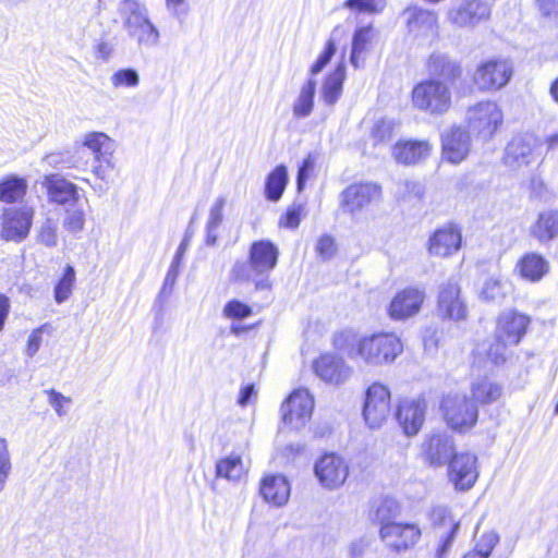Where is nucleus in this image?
Wrapping results in <instances>:
<instances>
[{"label": "nucleus", "instance_id": "1", "mask_svg": "<svg viewBox=\"0 0 558 558\" xmlns=\"http://www.w3.org/2000/svg\"><path fill=\"white\" fill-rule=\"evenodd\" d=\"M335 345L349 359L368 366L392 363L403 351L400 338L393 332L359 336L351 330L336 335Z\"/></svg>", "mask_w": 558, "mask_h": 558}, {"label": "nucleus", "instance_id": "2", "mask_svg": "<svg viewBox=\"0 0 558 558\" xmlns=\"http://www.w3.org/2000/svg\"><path fill=\"white\" fill-rule=\"evenodd\" d=\"M119 12L123 28L140 47L153 48L159 44V31L151 23L144 3L138 0H123Z\"/></svg>", "mask_w": 558, "mask_h": 558}, {"label": "nucleus", "instance_id": "3", "mask_svg": "<svg viewBox=\"0 0 558 558\" xmlns=\"http://www.w3.org/2000/svg\"><path fill=\"white\" fill-rule=\"evenodd\" d=\"M451 86L437 78L424 80L412 90V106L429 116H444L452 106Z\"/></svg>", "mask_w": 558, "mask_h": 558}, {"label": "nucleus", "instance_id": "4", "mask_svg": "<svg viewBox=\"0 0 558 558\" xmlns=\"http://www.w3.org/2000/svg\"><path fill=\"white\" fill-rule=\"evenodd\" d=\"M465 121L473 135L488 141L502 125L504 112L496 101L483 100L468 108Z\"/></svg>", "mask_w": 558, "mask_h": 558}, {"label": "nucleus", "instance_id": "5", "mask_svg": "<svg viewBox=\"0 0 558 558\" xmlns=\"http://www.w3.org/2000/svg\"><path fill=\"white\" fill-rule=\"evenodd\" d=\"M440 409L448 426L457 432L464 433L477 422V405L465 395L449 393L442 399Z\"/></svg>", "mask_w": 558, "mask_h": 558}, {"label": "nucleus", "instance_id": "6", "mask_svg": "<svg viewBox=\"0 0 558 558\" xmlns=\"http://www.w3.org/2000/svg\"><path fill=\"white\" fill-rule=\"evenodd\" d=\"M278 248L270 241L260 240L254 242L250 250V269L253 275L250 279L254 281L256 289L265 290L270 288L268 274L276 267L278 260Z\"/></svg>", "mask_w": 558, "mask_h": 558}, {"label": "nucleus", "instance_id": "7", "mask_svg": "<svg viewBox=\"0 0 558 558\" xmlns=\"http://www.w3.org/2000/svg\"><path fill=\"white\" fill-rule=\"evenodd\" d=\"M314 398L307 389L293 390L282 402L280 412L282 424L289 429L303 428L312 417Z\"/></svg>", "mask_w": 558, "mask_h": 558}, {"label": "nucleus", "instance_id": "8", "mask_svg": "<svg viewBox=\"0 0 558 558\" xmlns=\"http://www.w3.org/2000/svg\"><path fill=\"white\" fill-rule=\"evenodd\" d=\"M35 210L32 206L4 207L0 213V236L5 241L22 242L31 231Z\"/></svg>", "mask_w": 558, "mask_h": 558}, {"label": "nucleus", "instance_id": "9", "mask_svg": "<svg viewBox=\"0 0 558 558\" xmlns=\"http://www.w3.org/2000/svg\"><path fill=\"white\" fill-rule=\"evenodd\" d=\"M390 413V390L380 383L372 384L366 392L363 417L366 425L377 429L384 425Z\"/></svg>", "mask_w": 558, "mask_h": 558}, {"label": "nucleus", "instance_id": "10", "mask_svg": "<svg viewBox=\"0 0 558 558\" xmlns=\"http://www.w3.org/2000/svg\"><path fill=\"white\" fill-rule=\"evenodd\" d=\"M437 313L441 318L456 323L468 318V304L458 281L450 279L439 286Z\"/></svg>", "mask_w": 558, "mask_h": 558}, {"label": "nucleus", "instance_id": "11", "mask_svg": "<svg viewBox=\"0 0 558 558\" xmlns=\"http://www.w3.org/2000/svg\"><path fill=\"white\" fill-rule=\"evenodd\" d=\"M511 76L512 64L508 60L489 59L477 65L473 82L480 90L489 92L506 86Z\"/></svg>", "mask_w": 558, "mask_h": 558}, {"label": "nucleus", "instance_id": "12", "mask_svg": "<svg viewBox=\"0 0 558 558\" xmlns=\"http://www.w3.org/2000/svg\"><path fill=\"white\" fill-rule=\"evenodd\" d=\"M381 196V186L377 183L351 184L340 195V207L343 213L356 216L369 205L379 202Z\"/></svg>", "mask_w": 558, "mask_h": 558}, {"label": "nucleus", "instance_id": "13", "mask_svg": "<svg viewBox=\"0 0 558 558\" xmlns=\"http://www.w3.org/2000/svg\"><path fill=\"white\" fill-rule=\"evenodd\" d=\"M490 4L485 0H461L447 12L448 22L454 27L473 29L489 20Z\"/></svg>", "mask_w": 558, "mask_h": 558}, {"label": "nucleus", "instance_id": "14", "mask_svg": "<svg viewBox=\"0 0 558 558\" xmlns=\"http://www.w3.org/2000/svg\"><path fill=\"white\" fill-rule=\"evenodd\" d=\"M454 454V441L446 432L427 434L422 440L421 456L423 461L429 466H444L450 462Z\"/></svg>", "mask_w": 558, "mask_h": 558}, {"label": "nucleus", "instance_id": "15", "mask_svg": "<svg viewBox=\"0 0 558 558\" xmlns=\"http://www.w3.org/2000/svg\"><path fill=\"white\" fill-rule=\"evenodd\" d=\"M429 519L433 526L439 531V543L436 549V558H446L451 549L457 532L460 529V520L452 510L446 506H436L430 510Z\"/></svg>", "mask_w": 558, "mask_h": 558}, {"label": "nucleus", "instance_id": "16", "mask_svg": "<svg viewBox=\"0 0 558 558\" xmlns=\"http://www.w3.org/2000/svg\"><path fill=\"white\" fill-rule=\"evenodd\" d=\"M480 475L477 457L470 452L456 453L448 463V478L456 490H470Z\"/></svg>", "mask_w": 558, "mask_h": 558}, {"label": "nucleus", "instance_id": "17", "mask_svg": "<svg viewBox=\"0 0 558 558\" xmlns=\"http://www.w3.org/2000/svg\"><path fill=\"white\" fill-rule=\"evenodd\" d=\"M530 324V316L515 310H506L498 315L494 333L497 339L515 347L526 335Z\"/></svg>", "mask_w": 558, "mask_h": 558}, {"label": "nucleus", "instance_id": "18", "mask_svg": "<svg viewBox=\"0 0 558 558\" xmlns=\"http://www.w3.org/2000/svg\"><path fill=\"white\" fill-rule=\"evenodd\" d=\"M539 144L532 135L513 137L505 149V165L512 170H520L535 162L538 158Z\"/></svg>", "mask_w": 558, "mask_h": 558}, {"label": "nucleus", "instance_id": "19", "mask_svg": "<svg viewBox=\"0 0 558 558\" xmlns=\"http://www.w3.org/2000/svg\"><path fill=\"white\" fill-rule=\"evenodd\" d=\"M314 472L322 486L336 489L344 484L349 465L341 456L327 453L316 461Z\"/></svg>", "mask_w": 558, "mask_h": 558}, {"label": "nucleus", "instance_id": "20", "mask_svg": "<svg viewBox=\"0 0 558 558\" xmlns=\"http://www.w3.org/2000/svg\"><path fill=\"white\" fill-rule=\"evenodd\" d=\"M421 537V530L415 524L387 522L380 527V538L386 546L397 553L407 551Z\"/></svg>", "mask_w": 558, "mask_h": 558}, {"label": "nucleus", "instance_id": "21", "mask_svg": "<svg viewBox=\"0 0 558 558\" xmlns=\"http://www.w3.org/2000/svg\"><path fill=\"white\" fill-rule=\"evenodd\" d=\"M462 243L461 230L457 225L447 223L436 229L427 242L429 255L447 258L456 254Z\"/></svg>", "mask_w": 558, "mask_h": 558}, {"label": "nucleus", "instance_id": "22", "mask_svg": "<svg viewBox=\"0 0 558 558\" xmlns=\"http://www.w3.org/2000/svg\"><path fill=\"white\" fill-rule=\"evenodd\" d=\"M378 34L373 24L356 26L351 38L350 64L360 69L366 63L377 44Z\"/></svg>", "mask_w": 558, "mask_h": 558}, {"label": "nucleus", "instance_id": "23", "mask_svg": "<svg viewBox=\"0 0 558 558\" xmlns=\"http://www.w3.org/2000/svg\"><path fill=\"white\" fill-rule=\"evenodd\" d=\"M471 148L470 134L461 126H452L441 134L442 159L458 165L469 155Z\"/></svg>", "mask_w": 558, "mask_h": 558}, {"label": "nucleus", "instance_id": "24", "mask_svg": "<svg viewBox=\"0 0 558 558\" xmlns=\"http://www.w3.org/2000/svg\"><path fill=\"white\" fill-rule=\"evenodd\" d=\"M425 300V290L409 287L398 292L391 300L388 314L395 320H402L416 315Z\"/></svg>", "mask_w": 558, "mask_h": 558}, {"label": "nucleus", "instance_id": "25", "mask_svg": "<svg viewBox=\"0 0 558 558\" xmlns=\"http://www.w3.org/2000/svg\"><path fill=\"white\" fill-rule=\"evenodd\" d=\"M409 33L415 38H434L438 34V17L434 11L417 7L404 10Z\"/></svg>", "mask_w": 558, "mask_h": 558}, {"label": "nucleus", "instance_id": "26", "mask_svg": "<svg viewBox=\"0 0 558 558\" xmlns=\"http://www.w3.org/2000/svg\"><path fill=\"white\" fill-rule=\"evenodd\" d=\"M424 399L403 400L397 411V420L407 436L416 435L423 426L426 413Z\"/></svg>", "mask_w": 558, "mask_h": 558}, {"label": "nucleus", "instance_id": "27", "mask_svg": "<svg viewBox=\"0 0 558 558\" xmlns=\"http://www.w3.org/2000/svg\"><path fill=\"white\" fill-rule=\"evenodd\" d=\"M315 374L325 383L340 385L351 375V369L344 361L331 353L322 354L314 361Z\"/></svg>", "mask_w": 558, "mask_h": 558}, {"label": "nucleus", "instance_id": "28", "mask_svg": "<svg viewBox=\"0 0 558 558\" xmlns=\"http://www.w3.org/2000/svg\"><path fill=\"white\" fill-rule=\"evenodd\" d=\"M50 203L65 205L78 199L77 186L60 174H47L41 182Z\"/></svg>", "mask_w": 558, "mask_h": 558}, {"label": "nucleus", "instance_id": "29", "mask_svg": "<svg viewBox=\"0 0 558 558\" xmlns=\"http://www.w3.org/2000/svg\"><path fill=\"white\" fill-rule=\"evenodd\" d=\"M432 150L428 141L400 140L392 147V156L399 163L416 165L427 159Z\"/></svg>", "mask_w": 558, "mask_h": 558}, {"label": "nucleus", "instance_id": "30", "mask_svg": "<svg viewBox=\"0 0 558 558\" xmlns=\"http://www.w3.org/2000/svg\"><path fill=\"white\" fill-rule=\"evenodd\" d=\"M426 70L432 76L430 78L441 80L449 85H453L462 74L460 63L441 52H434L429 56L426 62Z\"/></svg>", "mask_w": 558, "mask_h": 558}, {"label": "nucleus", "instance_id": "31", "mask_svg": "<svg viewBox=\"0 0 558 558\" xmlns=\"http://www.w3.org/2000/svg\"><path fill=\"white\" fill-rule=\"evenodd\" d=\"M549 262L541 254L529 252L515 264L514 272L527 282H539L549 272Z\"/></svg>", "mask_w": 558, "mask_h": 558}, {"label": "nucleus", "instance_id": "32", "mask_svg": "<svg viewBox=\"0 0 558 558\" xmlns=\"http://www.w3.org/2000/svg\"><path fill=\"white\" fill-rule=\"evenodd\" d=\"M262 497L274 506L286 505L290 497V484L286 476L280 474L266 475L260 483Z\"/></svg>", "mask_w": 558, "mask_h": 558}, {"label": "nucleus", "instance_id": "33", "mask_svg": "<svg viewBox=\"0 0 558 558\" xmlns=\"http://www.w3.org/2000/svg\"><path fill=\"white\" fill-rule=\"evenodd\" d=\"M344 80L345 64L341 61L325 78L320 87V99L326 106L332 107L339 100L342 95Z\"/></svg>", "mask_w": 558, "mask_h": 558}, {"label": "nucleus", "instance_id": "34", "mask_svg": "<svg viewBox=\"0 0 558 558\" xmlns=\"http://www.w3.org/2000/svg\"><path fill=\"white\" fill-rule=\"evenodd\" d=\"M82 146L88 148L94 154L95 160H104L107 167L112 166L114 143L105 133L90 132L85 134Z\"/></svg>", "mask_w": 558, "mask_h": 558}, {"label": "nucleus", "instance_id": "35", "mask_svg": "<svg viewBox=\"0 0 558 558\" xmlns=\"http://www.w3.org/2000/svg\"><path fill=\"white\" fill-rule=\"evenodd\" d=\"M473 399L481 404L496 402L502 393V387L488 376L476 377L471 383Z\"/></svg>", "mask_w": 558, "mask_h": 558}, {"label": "nucleus", "instance_id": "36", "mask_svg": "<svg viewBox=\"0 0 558 558\" xmlns=\"http://www.w3.org/2000/svg\"><path fill=\"white\" fill-rule=\"evenodd\" d=\"M531 234L541 243L558 235V210H545L531 227Z\"/></svg>", "mask_w": 558, "mask_h": 558}, {"label": "nucleus", "instance_id": "37", "mask_svg": "<svg viewBox=\"0 0 558 558\" xmlns=\"http://www.w3.org/2000/svg\"><path fill=\"white\" fill-rule=\"evenodd\" d=\"M316 93L315 78L308 77L300 88L296 98L293 101L292 112L296 119H305L311 116L314 108V98Z\"/></svg>", "mask_w": 558, "mask_h": 558}, {"label": "nucleus", "instance_id": "38", "mask_svg": "<svg viewBox=\"0 0 558 558\" xmlns=\"http://www.w3.org/2000/svg\"><path fill=\"white\" fill-rule=\"evenodd\" d=\"M514 347L513 344L507 343L506 341L497 339L494 336V340L490 342H484L476 347L474 354L475 356H486L494 365L504 364L509 357V349Z\"/></svg>", "mask_w": 558, "mask_h": 558}, {"label": "nucleus", "instance_id": "39", "mask_svg": "<svg viewBox=\"0 0 558 558\" xmlns=\"http://www.w3.org/2000/svg\"><path fill=\"white\" fill-rule=\"evenodd\" d=\"M247 473V469L240 456L230 454L216 464V474L218 477L226 478L230 482L242 481Z\"/></svg>", "mask_w": 558, "mask_h": 558}, {"label": "nucleus", "instance_id": "40", "mask_svg": "<svg viewBox=\"0 0 558 558\" xmlns=\"http://www.w3.org/2000/svg\"><path fill=\"white\" fill-rule=\"evenodd\" d=\"M227 205V197L225 195L218 196L208 210L206 220V243L213 245L216 243L218 234L217 230L223 221V210Z\"/></svg>", "mask_w": 558, "mask_h": 558}, {"label": "nucleus", "instance_id": "41", "mask_svg": "<svg viewBox=\"0 0 558 558\" xmlns=\"http://www.w3.org/2000/svg\"><path fill=\"white\" fill-rule=\"evenodd\" d=\"M288 184V171L283 165L277 166L267 177L265 196L270 202H278Z\"/></svg>", "mask_w": 558, "mask_h": 558}, {"label": "nucleus", "instance_id": "42", "mask_svg": "<svg viewBox=\"0 0 558 558\" xmlns=\"http://www.w3.org/2000/svg\"><path fill=\"white\" fill-rule=\"evenodd\" d=\"M27 181L24 178L9 175L0 182V201L12 204L22 199L27 191Z\"/></svg>", "mask_w": 558, "mask_h": 558}, {"label": "nucleus", "instance_id": "43", "mask_svg": "<svg viewBox=\"0 0 558 558\" xmlns=\"http://www.w3.org/2000/svg\"><path fill=\"white\" fill-rule=\"evenodd\" d=\"M78 154V148L74 151L64 150L50 153L43 157L41 165L53 169H70L86 166V162H81V159L77 156Z\"/></svg>", "mask_w": 558, "mask_h": 558}, {"label": "nucleus", "instance_id": "44", "mask_svg": "<svg viewBox=\"0 0 558 558\" xmlns=\"http://www.w3.org/2000/svg\"><path fill=\"white\" fill-rule=\"evenodd\" d=\"M386 4V0H345L342 7L355 14L377 15L385 10Z\"/></svg>", "mask_w": 558, "mask_h": 558}, {"label": "nucleus", "instance_id": "45", "mask_svg": "<svg viewBox=\"0 0 558 558\" xmlns=\"http://www.w3.org/2000/svg\"><path fill=\"white\" fill-rule=\"evenodd\" d=\"M507 295V282L499 278H488L481 292L480 298L486 302H501Z\"/></svg>", "mask_w": 558, "mask_h": 558}, {"label": "nucleus", "instance_id": "46", "mask_svg": "<svg viewBox=\"0 0 558 558\" xmlns=\"http://www.w3.org/2000/svg\"><path fill=\"white\" fill-rule=\"evenodd\" d=\"M75 282V270L72 266L68 265L63 271L62 277L59 279L54 287V300L58 304L65 302L72 294Z\"/></svg>", "mask_w": 558, "mask_h": 558}, {"label": "nucleus", "instance_id": "47", "mask_svg": "<svg viewBox=\"0 0 558 558\" xmlns=\"http://www.w3.org/2000/svg\"><path fill=\"white\" fill-rule=\"evenodd\" d=\"M85 220L84 209L82 207L71 206L66 208L64 213L62 226L68 232L77 234L84 230Z\"/></svg>", "mask_w": 558, "mask_h": 558}, {"label": "nucleus", "instance_id": "48", "mask_svg": "<svg viewBox=\"0 0 558 558\" xmlns=\"http://www.w3.org/2000/svg\"><path fill=\"white\" fill-rule=\"evenodd\" d=\"M48 404L53 409L59 417L66 416L72 405V398L62 395L54 389L45 390Z\"/></svg>", "mask_w": 558, "mask_h": 558}, {"label": "nucleus", "instance_id": "49", "mask_svg": "<svg viewBox=\"0 0 558 558\" xmlns=\"http://www.w3.org/2000/svg\"><path fill=\"white\" fill-rule=\"evenodd\" d=\"M110 83L114 88H134L140 84V75L134 69H121L110 76Z\"/></svg>", "mask_w": 558, "mask_h": 558}, {"label": "nucleus", "instance_id": "50", "mask_svg": "<svg viewBox=\"0 0 558 558\" xmlns=\"http://www.w3.org/2000/svg\"><path fill=\"white\" fill-rule=\"evenodd\" d=\"M396 122L391 119L377 120L371 131L374 144H381L388 142L393 134Z\"/></svg>", "mask_w": 558, "mask_h": 558}, {"label": "nucleus", "instance_id": "51", "mask_svg": "<svg viewBox=\"0 0 558 558\" xmlns=\"http://www.w3.org/2000/svg\"><path fill=\"white\" fill-rule=\"evenodd\" d=\"M12 462L9 451V444L5 438L0 437V493L4 489L11 474Z\"/></svg>", "mask_w": 558, "mask_h": 558}, {"label": "nucleus", "instance_id": "52", "mask_svg": "<svg viewBox=\"0 0 558 558\" xmlns=\"http://www.w3.org/2000/svg\"><path fill=\"white\" fill-rule=\"evenodd\" d=\"M222 314L229 319H244L250 317L253 311L246 303L239 300H231L223 306Z\"/></svg>", "mask_w": 558, "mask_h": 558}, {"label": "nucleus", "instance_id": "53", "mask_svg": "<svg viewBox=\"0 0 558 558\" xmlns=\"http://www.w3.org/2000/svg\"><path fill=\"white\" fill-rule=\"evenodd\" d=\"M424 189L420 182L404 180L398 183L396 194L399 199L410 201L412 198L420 199Z\"/></svg>", "mask_w": 558, "mask_h": 558}, {"label": "nucleus", "instance_id": "54", "mask_svg": "<svg viewBox=\"0 0 558 558\" xmlns=\"http://www.w3.org/2000/svg\"><path fill=\"white\" fill-rule=\"evenodd\" d=\"M499 543V535L495 531H488L475 538L474 549L488 558Z\"/></svg>", "mask_w": 558, "mask_h": 558}, {"label": "nucleus", "instance_id": "55", "mask_svg": "<svg viewBox=\"0 0 558 558\" xmlns=\"http://www.w3.org/2000/svg\"><path fill=\"white\" fill-rule=\"evenodd\" d=\"M536 7L545 23L556 24L558 22V0H536Z\"/></svg>", "mask_w": 558, "mask_h": 558}, {"label": "nucleus", "instance_id": "56", "mask_svg": "<svg viewBox=\"0 0 558 558\" xmlns=\"http://www.w3.org/2000/svg\"><path fill=\"white\" fill-rule=\"evenodd\" d=\"M399 512V506L396 500L386 498L381 501L376 510V520L384 525V523L392 522L391 519L395 518Z\"/></svg>", "mask_w": 558, "mask_h": 558}, {"label": "nucleus", "instance_id": "57", "mask_svg": "<svg viewBox=\"0 0 558 558\" xmlns=\"http://www.w3.org/2000/svg\"><path fill=\"white\" fill-rule=\"evenodd\" d=\"M336 52V44L332 39H329L326 43L324 51L319 54L315 63L312 65L310 70V77L314 78V76L322 72V70L329 63L331 58Z\"/></svg>", "mask_w": 558, "mask_h": 558}, {"label": "nucleus", "instance_id": "58", "mask_svg": "<svg viewBox=\"0 0 558 558\" xmlns=\"http://www.w3.org/2000/svg\"><path fill=\"white\" fill-rule=\"evenodd\" d=\"M37 241L48 247H53L58 244L57 227L51 220H46L40 226Z\"/></svg>", "mask_w": 558, "mask_h": 558}, {"label": "nucleus", "instance_id": "59", "mask_svg": "<svg viewBox=\"0 0 558 558\" xmlns=\"http://www.w3.org/2000/svg\"><path fill=\"white\" fill-rule=\"evenodd\" d=\"M315 167L314 158L308 155L303 159L302 165L299 168L296 186L298 191L301 192L304 189L306 180L312 175Z\"/></svg>", "mask_w": 558, "mask_h": 558}, {"label": "nucleus", "instance_id": "60", "mask_svg": "<svg viewBox=\"0 0 558 558\" xmlns=\"http://www.w3.org/2000/svg\"><path fill=\"white\" fill-rule=\"evenodd\" d=\"M301 205H292L286 213L284 216L280 218V226L289 229H295L299 227L301 221Z\"/></svg>", "mask_w": 558, "mask_h": 558}, {"label": "nucleus", "instance_id": "61", "mask_svg": "<svg viewBox=\"0 0 558 558\" xmlns=\"http://www.w3.org/2000/svg\"><path fill=\"white\" fill-rule=\"evenodd\" d=\"M316 251L323 259L330 258L336 252L335 241L329 235H323L319 238Z\"/></svg>", "mask_w": 558, "mask_h": 558}, {"label": "nucleus", "instance_id": "62", "mask_svg": "<svg viewBox=\"0 0 558 558\" xmlns=\"http://www.w3.org/2000/svg\"><path fill=\"white\" fill-rule=\"evenodd\" d=\"M191 0H166V7L173 15L185 16L190 10Z\"/></svg>", "mask_w": 558, "mask_h": 558}, {"label": "nucleus", "instance_id": "63", "mask_svg": "<svg viewBox=\"0 0 558 558\" xmlns=\"http://www.w3.org/2000/svg\"><path fill=\"white\" fill-rule=\"evenodd\" d=\"M41 344V328H37L33 330L31 333L28 341H27V348H26V354L31 357H33L39 350Z\"/></svg>", "mask_w": 558, "mask_h": 558}, {"label": "nucleus", "instance_id": "64", "mask_svg": "<svg viewBox=\"0 0 558 558\" xmlns=\"http://www.w3.org/2000/svg\"><path fill=\"white\" fill-rule=\"evenodd\" d=\"M256 390L253 384L245 385L241 388L238 403L241 407H246L248 403L252 402L253 399L256 398Z\"/></svg>", "mask_w": 558, "mask_h": 558}]
</instances>
